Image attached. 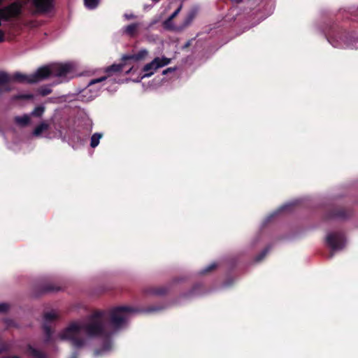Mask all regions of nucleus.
<instances>
[{"label":"nucleus","instance_id":"36","mask_svg":"<svg viewBox=\"0 0 358 358\" xmlns=\"http://www.w3.org/2000/svg\"><path fill=\"white\" fill-rule=\"evenodd\" d=\"M78 356H79L78 352H76V351H75V352H73L71 354V355L70 358H78Z\"/></svg>","mask_w":358,"mask_h":358},{"label":"nucleus","instance_id":"28","mask_svg":"<svg viewBox=\"0 0 358 358\" xmlns=\"http://www.w3.org/2000/svg\"><path fill=\"white\" fill-rule=\"evenodd\" d=\"M11 87L8 85H0V96H1L3 93L11 91Z\"/></svg>","mask_w":358,"mask_h":358},{"label":"nucleus","instance_id":"37","mask_svg":"<svg viewBox=\"0 0 358 358\" xmlns=\"http://www.w3.org/2000/svg\"><path fill=\"white\" fill-rule=\"evenodd\" d=\"M87 124L89 126V130L91 131L92 130V122L91 120L90 119H87Z\"/></svg>","mask_w":358,"mask_h":358},{"label":"nucleus","instance_id":"43","mask_svg":"<svg viewBox=\"0 0 358 358\" xmlns=\"http://www.w3.org/2000/svg\"><path fill=\"white\" fill-rule=\"evenodd\" d=\"M189 45V42H187L186 43V44L185 45V48H187Z\"/></svg>","mask_w":358,"mask_h":358},{"label":"nucleus","instance_id":"30","mask_svg":"<svg viewBox=\"0 0 358 358\" xmlns=\"http://www.w3.org/2000/svg\"><path fill=\"white\" fill-rule=\"evenodd\" d=\"M352 19L358 22V7L352 11Z\"/></svg>","mask_w":358,"mask_h":358},{"label":"nucleus","instance_id":"24","mask_svg":"<svg viewBox=\"0 0 358 358\" xmlns=\"http://www.w3.org/2000/svg\"><path fill=\"white\" fill-rule=\"evenodd\" d=\"M218 266V264L216 263V262H213L211 264H210L209 265L206 266L205 268H203V269H201L199 272V274L200 275H204V274H207L210 272H211L212 271H213L215 268H216Z\"/></svg>","mask_w":358,"mask_h":358},{"label":"nucleus","instance_id":"18","mask_svg":"<svg viewBox=\"0 0 358 358\" xmlns=\"http://www.w3.org/2000/svg\"><path fill=\"white\" fill-rule=\"evenodd\" d=\"M27 353L33 358H48L47 355L42 351L34 348L31 345L27 346Z\"/></svg>","mask_w":358,"mask_h":358},{"label":"nucleus","instance_id":"2","mask_svg":"<svg viewBox=\"0 0 358 358\" xmlns=\"http://www.w3.org/2000/svg\"><path fill=\"white\" fill-rule=\"evenodd\" d=\"M77 64L74 62L54 63L38 68L31 74L15 72L11 76L12 80L21 83L32 84L45 80L49 77H57V83L69 82L76 76Z\"/></svg>","mask_w":358,"mask_h":358},{"label":"nucleus","instance_id":"5","mask_svg":"<svg viewBox=\"0 0 358 358\" xmlns=\"http://www.w3.org/2000/svg\"><path fill=\"white\" fill-rule=\"evenodd\" d=\"M298 201H293L288 203H285L284 205L279 207L277 210H274L273 213L269 214L262 222L261 224V231L257 234L250 241V246L255 247L262 240L263 237L262 230L267 224L277 219L280 215L284 214L291 213Z\"/></svg>","mask_w":358,"mask_h":358},{"label":"nucleus","instance_id":"13","mask_svg":"<svg viewBox=\"0 0 358 358\" xmlns=\"http://www.w3.org/2000/svg\"><path fill=\"white\" fill-rule=\"evenodd\" d=\"M351 215V211L343 208H339L333 210L328 213L325 215V218L327 220L332 219L337 220H344L350 217Z\"/></svg>","mask_w":358,"mask_h":358},{"label":"nucleus","instance_id":"6","mask_svg":"<svg viewBox=\"0 0 358 358\" xmlns=\"http://www.w3.org/2000/svg\"><path fill=\"white\" fill-rule=\"evenodd\" d=\"M345 234L338 230L329 231L325 236V244L331 250L329 258L334 256V253L342 250L346 245Z\"/></svg>","mask_w":358,"mask_h":358},{"label":"nucleus","instance_id":"21","mask_svg":"<svg viewBox=\"0 0 358 358\" xmlns=\"http://www.w3.org/2000/svg\"><path fill=\"white\" fill-rule=\"evenodd\" d=\"M204 293L203 287L200 284L195 285L188 293L189 296H199Z\"/></svg>","mask_w":358,"mask_h":358},{"label":"nucleus","instance_id":"27","mask_svg":"<svg viewBox=\"0 0 358 358\" xmlns=\"http://www.w3.org/2000/svg\"><path fill=\"white\" fill-rule=\"evenodd\" d=\"M270 250V247L267 246L266 248H264L256 257H255V262H261L267 255Z\"/></svg>","mask_w":358,"mask_h":358},{"label":"nucleus","instance_id":"4","mask_svg":"<svg viewBox=\"0 0 358 358\" xmlns=\"http://www.w3.org/2000/svg\"><path fill=\"white\" fill-rule=\"evenodd\" d=\"M325 36L329 43L334 48H354L355 37L342 29L331 28L329 31L325 34Z\"/></svg>","mask_w":358,"mask_h":358},{"label":"nucleus","instance_id":"15","mask_svg":"<svg viewBox=\"0 0 358 358\" xmlns=\"http://www.w3.org/2000/svg\"><path fill=\"white\" fill-rule=\"evenodd\" d=\"M168 287L166 286L162 287H150L145 289V294L152 296H163L168 292Z\"/></svg>","mask_w":358,"mask_h":358},{"label":"nucleus","instance_id":"38","mask_svg":"<svg viewBox=\"0 0 358 358\" xmlns=\"http://www.w3.org/2000/svg\"><path fill=\"white\" fill-rule=\"evenodd\" d=\"M155 23V22L154 21V22H151L150 24H149L148 26H146L145 29H147V30L149 29Z\"/></svg>","mask_w":358,"mask_h":358},{"label":"nucleus","instance_id":"22","mask_svg":"<svg viewBox=\"0 0 358 358\" xmlns=\"http://www.w3.org/2000/svg\"><path fill=\"white\" fill-rule=\"evenodd\" d=\"M103 134L101 133H94L90 138V146L94 148L99 144L100 139L102 138Z\"/></svg>","mask_w":358,"mask_h":358},{"label":"nucleus","instance_id":"7","mask_svg":"<svg viewBox=\"0 0 358 358\" xmlns=\"http://www.w3.org/2000/svg\"><path fill=\"white\" fill-rule=\"evenodd\" d=\"M170 62L171 59L164 56L155 57L152 61L143 66L141 75L134 81L138 83L145 78L150 77L157 69L169 64Z\"/></svg>","mask_w":358,"mask_h":358},{"label":"nucleus","instance_id":"9","mask_svg":"<svg viewBox=\"0 0 358 358\" xmlns=\"http://www.w3.org/2000/svg\"><path fill=\"white\" fill-rule=\"evenodd\" d=\"M58 317L56 311L51 310L47 312L43 316V329L45 334L44 342L45 343H50L52 339V331L51 329L52 323L55 321Z\"/></svg>","mask_w":358,"mask_h":358},{"label":"nucleus","instance_id":"23","mask_svg":"<svg viewBox=\"0 0 358 358\" xmlns=\"http://www.w3.org/2000/svg\"><path fill=\"white\" fill-rule=\"evenodd\" d=\"M34 98V95L32 94L29 93H20L16 95H14L11 97L10 101H15L19 99H32Z\"/></svg>","mask_w":358,"mask_h":358},{"label":"nucleus","instance_id":"34","mask_svg":"<svg viewBox=\"0 0 358 358\" xmlns=\"http://www.w3.org/2000/svg\"><path fill=\"white\" fill-rule=\"evenodd\" d=\"M57 290H59L58 288H55L53 287H49L48 286V287H45L44 291L45 292H52V291H57Z\"/></svg>","mask_w":358,"mask_h":358},{"label":"nucleus","instance_id":"19","mask_svg":"<svg viewBox=\"0 0 358 358\" xmlns=\"http://www.w3.org/2000/svg\"><path fill=\"white\" fill-rule=\"evenodd\" d=\"M49 128V124L43 121L41 122L38 126L36 127V128L32 131V135L36 137L41 136V134L48 130Z\"/></svg>","mask_w":358,"mask_h":358},{"label":"nucleus","instance_id":"33","mask_svg":"<svg viewBox=\"0 0 358 358\" xmlns=\"http://www.w3.org/2000/svg\"><path fill=\"white\" fill-rule=\"evenodd\" d=\"M124 17L126 20H131V19H134L135 17V15L134 14H124Z\"/></svg>","mask_w":358,"mask_h":358},{"label":"nucleus","instance_id":"31","mask_svg":"<svg viewBox=\"0 0 358 358\" xmlns=\"http://www.w3.org/2000/svg\"><path fill=\"white\" fill-rule=\"evenodd\" d=\"M181 8L182 5H180L169 17L171 20H173V18H175L180 12Z\"/></svg>","mask_w":358,"mask_h":358},{"label":"nucleus","instance_id":"14","mask_svg":"<svg viewBox=\"0 0 358 358\" xmlns=\"http://www.w3.org/2000/svg\"><path fill=\"white\" fill-rule=\"evenodd\" d=\"M142 22H135L130 24L122 28V31L124 34L129 37H134L138 32V29L142 27Z\"/></svg>","mask_w":358,"mask_h":358},{"label":"nucleus","instance_id":"44","mask_svg":"<svg viewBox=\"0 0 358 358\" xmlns=\"http://www.w3.org/2000/svg\"><path fill=\"white\" fill-rule=\"evenodd\" d=\"M153 1H155V2H158L160 0H152Z\"/></svg>","mask_w":358,"mask_h":358},{"label":"nucleus","instance_id":"17","mask_svg":"<svg viewBox=\"0 0 358 358\" xmlns=\"http://www.w3.org/2000/svg\"><path fill=\"white\" fill-rule=\"evenodd\" d=\"M56 78V81H55L52 85H43L38 88L37 92L38 94L45 96L46 95L50 94L52 92V87L55 85H58L59 83H57L58 82V79L57 77H55Z\"/></svg>","mask_w":358,"mask_h":358},{"label":"nucleus","instance_id":"41","mask_svg":"<svg viewBox=\"0 0 358 358\" xmlns=\"http://www.w3.org/2000/svg\"><path fill=\"white\" fill-rule=\"evenodd\" d=\"M3 358H20V357H18V356H12V357H3Z\"/></svg>","mask_w":358,"mask_h":358},{"label":"nucleus","instance_id":"42","mask_svg":"<svg viewBox=\"0 0 358 358\" xmlns=\"http://www.w3.org/2000/svg\"><path fill=\"white\" fill-rule=\"evenodd\" d=\"M231 1L236 2V3H239V2L242 1V0H231Z\"/></svg>","mask_w":358,"mask_h":358},{"label":"nucleus","instance_id":"1","mask_svg":"<svg viewBox=\"0 0 358 358\" xmlns=\"http://www.w3.org/2000/svg\"><path fill=\"white\" fill-rule=\"evenodd\" d=\"M165 308L164 306H152L141 310L129 306H120L107 310H96L83 320L71 322L57 337L62 341H68L76 349L88 346L91 340L101 339L102 347L94 350V356H103L113 348L112 334L108 329V322L114 330L117 331L124 328L129 319L137 313L157 312Z\"/></svg>","mask_w":358,"mask_h":358},{"label":"nucleus","instance_id":"39","mask_svg":"<svg viewBox=\"0 0 358 358\" xmlns=\"http://www.w3.org/2000/svg\"><path fill=\"white\" fill-rule=\"evenodd\" d=\"M3 41V34L1 31H0V42Z\"/></svg>","mask_w":358,"mask_h":358},{"label":"nucleus","instance_id":"26","mask_svg":"<svg viewBox=\"0 0 358 358\" xmlns=\"http://www.w3.org/2000/svg\"><path fill=\"white\" fill-rule=\"evenodd\" d=\"M12 80L11 76L5 71H0V85H5Z\"/></svg>","mask_w":358,"mask_h":358},{"label":"nucleus","instance_id":"16","mask_svg":"<svg viewBox=\"0 0 358 358\" xmlns=\"http://www.w3.org/2000/svg\"><path fill=\"white\" fill-rule=\"evenodd\" d=\"M14 121L20 127H26L31 122V117L29 114H24L21 116H15Z\"/></svg>","mask_w":358,"mask_h":358},{"label":"nucleus","instance_id":"11","mask_svg":"<svg viewBox=\"0 0 358 358\" xmlns=\"http://www.w3.org/2000/svg\"><path fill=\"white\" fill-rule=\"evenodd\" d=\"M148 52L146 49H141L136 53L124 55L122 57V62L120 64L123 67L126 65H130L133 62H138L144 59L148 55Z\"/></svg>","mask_w":358,"mask_h":358},{"label":"nucleus","instance_id":"8","mask_svg":"<svg viewBox=\"0 0 358 358\" xmlns=\"http://www.w3.org/2000/svg\"><path fill=\"white\" fill-rule=\"evenodd\" d=\"M197 13V8H192L187 15L185 17L181 24L178 26L174 25L173 22V20L168 17L166 20L163 22V27L166 30L169 31H181L187 27L193 21L194 17H196Z\"/></svg>","mask_w":358,"mask_h":358},{"label":"nucleus","instance_id":"29","mask_svg":"<svg viewBox=\"0 0 358 358\" xmlns=\"http://www.w3.org/2000/svg\"><path fill=\"white\" fill-rule=\"evenodd\" d=\"M9 305L6 303H0V313H6L9 310Z\"/></svg>","mask_w":358,"mask_h":358},{"label":"nucleus","instance_id":"3","mask_svg":"<svg viewBox=\"0 0 358 358\" xmlns=\"http://www.w3.org/2000/svg\"><path fill=\"white\" fill-rule=\"evenodd\" d=\"M122 65L114 64L104 69L105 75L100 78L90 80L85 88L78 92L75 99L83 102L90 101L99 94L101 87H98L96 85L107 80L110 83H120V80H117L113 78V76L122 72Z\"/></svg>","mask_w":358,"mask_h":358},{"label":"nucleus","instance_id":"12","mask_svg":"<svg viewBox=\"0 0 358 358\" xmlns=\"http://www.w3.org/2000/svg\"><path fill=\"white\" fill-rule=\"evenodd\" d=\"M30 3L38 13H46L53 8V0H30Z\"/></svg>","mask_w":358,"mask_h":358},{"label":"nucleus","instance_id":"40","mask_svg":"<svg viewBox=\"0 0 358 358\" xmlns=\"http://www.w3.org/2000/svg\"><path fill=\"white\" fill-rule=\"evenodd\" d=\"M132 69H133V67L131 66L129 69L125 71V74H129L131 71Z\"/></svg>","mask_w":358,"mask_h":358},{"label":"nucleus","instance_id":"25","mask_svg":"<svg viewBox=\"0 0 358 358\" xmlns=\"http://www.w3.org/2000/svg\"><path fill=\"white\" fill-rule=\"evenodd\" d=\"M99 2L100 0H84L85 7L90 10L95 9L98 6Z\"/></svg>","mask_w":358,"mask_h":358},{"label":"nucleus","instance_id":"20","mask_svg":"<svg viewBox=\"0 0 358 358\" xmlns=\"http://www.w3.org/2000/svg\"><path fill=\"white\" fill-rule=\"evenodd\" d=\"M45 111V106L43 104L36 106L34 110L29 114L30 117L41 118Z\"/></svg>","mask_w":358,"mask_h":358},{"label":"nucleus","instance_id":"32","mask_svg":"<svg viewBox=\"0 0 358 358\" xmlns=\"http://www.w3.org/2000/svg\"><path fill=\"white\" fill-rule=\"evenodd\" d=\"M176 67H169V68H167L166 69H165V70H164V71H162V74H163V75H166V74H167V73H169L173 72V71H176Z\"/></svg>","mask_w":358,"mask_h":358},{"label":"nucleus","instance_id":"35","mask_svg":"<svg viewBox=\"0 0 358 358\" xmlns=\"http://www.w3.org/2000/svg\"><path fill=\"white\" fill-rule=\"evenodd\" d=\"M232 284V280L229 279L224 283V287H229Z\"/></svg>","mask_w":358,"mask_h":358},{"label":"nucleus","instance_id":"10","mask_svg":"<svg viewBox=\"0 0 358 358\" xmlns=\"http://www.w3.org/2000/svg\"><path fill=\"white\" fill-rule=\"evenodd\" d=\"M148 52L146 49H141L136 53L124 55L122 57V62L120 64L123 67L126 65H130L133 62H138L144 59L148 55Z\"/></svg>","mask_w":358,"mask_h":358}]
</instances>
